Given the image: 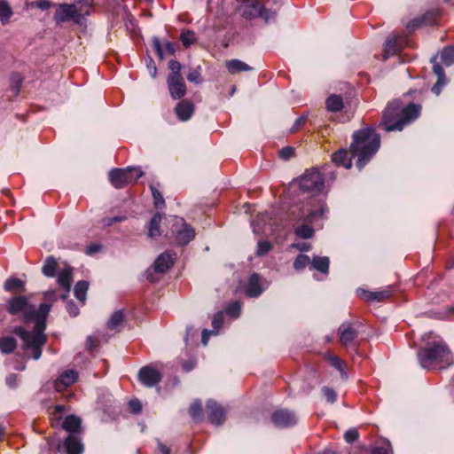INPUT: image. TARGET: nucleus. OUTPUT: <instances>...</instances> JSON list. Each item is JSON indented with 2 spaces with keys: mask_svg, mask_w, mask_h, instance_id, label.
Listing matches in <instances>:
<instances>
[{
  "mask_svg": "<svg viewBox=\"0 0 454 454\" xmlns=\"http://www.w3.org/2000/svg\"><path fill=\"white\" fill-rule=\"evenodd\" d=\"M445 84V81H442V82H440V80H437L436 83L433 86L432 88V91L436 94V95H439L440 92H441V89L442 87Z\"/></svg>",
  "mask_w": 454,
  "mask_h": 454,
  "instance_id": "obj_64",
  "label": "nucleus"
},
{
  "mask_svg": "<svg viewBox=\"0 0 454 454\" xmlns=\"http://www.w3.org/2000/svg\"><path fill=\"white\" fill-rule=\"evenodd\" d=\"M51 305L42 303L37 310L35 306L28 304L27 299L20 295L8 301L7 310L12 315L23 313L25 321H35V330L27 332L22 327H16L14 333L24 341L23 347L27 356L37 360L41 357L42 348L46 343L47 338L43 333L46 324V317Z\"/></svg>",
  "mask_w": 454,
  "mask_h": 454,
  "instance_id": "obj_1",
  "label": "nucleus"
},
{
  "mask_svg": "<svg viewBox=\"0 0 454 454\" xmlns=\"http://www.w3.org/2000/svg\"><path fill=\"white\" fill-rule=\"evenodd\" d=\"M344 438L347 442H353L358 438V432L356 429H349L348 430L345 434Z\"/></svg>",
  "mask_w": 454,
  "mask_h": 454,
  "instance_id": "obj_53",
  "label": "nucleus"
},
{
  "mask_svg": "<svg viewBox=\"0 0 454 454\" xmlns=\"http://www.w3.org/2000/svg\"><path fill=\"white\" fill-rule=\"evenodd\" d=\"M423 23H424V18L415 19L408 23L407 28L410 30H413L417 27H420Z\"/></svg>",
  "mask_w": 454,
  "mask_h": 454,
  "instance_id": "obj_60",
  "label": "nucleus"
},
{
  "mask_svg": "<svg viewBox=\"0 0 454 454\" xmlns=\"http://www.w3.org/2000/svg\"><path fill=\"white\" fill-rule=\"evenodd\" d=\"M133 167L126 168H114L109 173V180L112 185L116 189H121L130 184L128 177L129 171H133Z\"/></svg>",
  "mask_w": 454,
  "mask_h": 454,
  "instance_id": "obj_12",
  "label": "nucleus"
},
{
  "mask_svg": "<svg viewBox=\"0 0 454 454\" xmlns=\"http://www.w3.org/2000/svg\"><path fill=\"white\" fill-rule=\"evenodd\" d=\"M187 80L190 82H193L196 84H200L202 82L201 74H200V67H198L194 69H191L187 74Z\"/></svg>",
  "mask_w": 454,
  "mask_h": 454,
  "instance_id": "obj_41",
  "label": "nucleus"
},
{
  "mask_svg": "<svg viewBox=\"0 0 454 454\" xmlns=\"http://www.w3.org/2000/svg\"><path fill=\"white\" fill-rule=\"evenodd\" d=\"M225 67L231 74H236L239 72L251 71L253 68L247 63L239 59H231L225 62Z\"/></svg>",
  "mask_w": 454,
  "mask_h": 454,
  "instance_id": "obj_22",
  "label": "nucleus"
},
{
  "mask_svg": "<svg viewBox=\"0 0 454 454\" xmlns=\"http://www.w3.org/2000/svg\"><path fill=\"white\" fill-rule=\"evenodd\" d=\"M207 413L209 422L217 426L223 424L226 419L223 407L213 400L207 403Z\"/></svg>",
  "mask_w": 454,
  "mask_h": 454,
  "instance_id": "obj_11",
  "label": "nucleus"
},
{
  "mask_svg": "<svg viewBox=\"0 0 454 454\" xmlns=\"http://www.w3.org/2000/svg\"><path fill=\"white\" fill-rule=\"evenodd\" d=\"M418 357L426 369L444 368L453 363L449 348L442 342L420 349Z\"/></svg>",
  "mask_w": 454,
  "mask_h": 454,
  "instance_id": "obj_4",
  "label": "nucleus"
},
{
  "mask_svg": "<svg viewBox=\"0 0 454 454\" xmlns=\"http://www.w3.org/2000/svg\"><path fill=\"white\" fill-rule=\"evenodd\" d=\"M24 287V282L16 278H8L4 283V289L8 292L20 291Z\"/></svg>",
  "mask_w": 454,
  "mask_h": 454,
  "instance_id": "obj_33",
  "label": "nucleus"
},
{
  "mask_svg": "<svg viewBox=\"0 0 454 454\" xmlns=\"http://www.w3.org/2000/svg\"><path fill=\"white\" fill-rule=\"evenodd\" d=\"M441 59L446 66H450L454 63V46L445 47L441 54Z\"/></svg>",
  "mask_w": 454,
  "mask_h": 454,
  "instance_id": "obj_34",
  "label": "nucleus"
},
{
  "mask_svg": "<svg viewBox=\"0 0 454 454\" xmlns=\"http://www.w3.org/2000/svg\"><path fill=\"white\" fill-rule=\"evenodd\" d=\"M78 378V373L74 370H67L59 375L55 380L54 387L56 391L61 392L72 384H74Z\"/></svg>",
  "mask_w": 454,
  "mask_h": 454,
  "instance_id": "obj_17",
  "label": "nucleus"
},
{
  "mask_svg": "<svg viewBox=\"0 0 454 454\" xmlns=\"http://www.w3.org/2000/svg\"><path fill=\"white\" fill-rule=\"evenodd\" d=\"M330 260L326 256H314L310 261V270H317L320 273L327 274L329 271Z\"/></svg>",
  "mask_w": 454,
  "mask_h": 454,
  "instance_id": "obj_23",
  "label": "nucleus"
},
{
  "mask_svg": "<svg viewBox=\"0 0 454 454\" xmlns=\"http://www.w3.org/2000/svg\"><path fill=\"white\" fill-rule=\"evenodd\" d=\"M67 309L69 315L72 317H76L79 314V309L73 301L67 302Z\"/></svg>",
  "mask_w": 454,
  "mask_h": 454,
  "instance_id": "obj_59",
  "label": "nucleus"
},
{
  "mask_svg": "<svg viewBox=\"0 0 454 454\" xmlns=\"http://www.w3.org/2000/svg\"><path fill=\"white\" fill-rule=\"evenodd\" d=\"M190 416L197 421L202 419V405L200 400H195L189 408Z\"/></svg>",
  "mask_w": 454,
  "mask_h": 454,
  "instance_id": "obj_32",
  "label": "nucleus"
},
{
  "mask_svg": "<svg viewBox=\"0 0 454 454\" xmlns=\"http://www.w3.org/2000/svg\"><path fill=\"white\" fill-rule=\"evenodd\" d=\"M124 321V314L122 310H117L113 313L107 322V327L113 331H120Z\"/></svg>",
  "mask_w": 454,
  "mask_h": 454,
  "instance_id": "obj_28",
  "label": "nucleus"
},
{
  "mask_svg": "<svg viewBox=\"0 0 454 454\" xmlns=\"http://www.w3.org/2000/svg\"><path fill=\"white\" fill-rule=\"evenodd\" d=\"M83 15H89V11L83 10L82 6L78 7L75 3L73 4H62L59 5L55 20L58 23H63L69 20L79 23Z\"/></svg>",
  "mask_w": 454,
  "mask_h": 454,
  "instance_id": "obj_7",
  "label": "nucleus"
},
{
  "mask_svg": "<svg viewBox=\"0 0 454 454\" xmlns=\"http://www.w3.org/2000/svg\"><path fill=\"white\" fill-rule=\"evenodd\" d=\"M349 146L351 157L356 158V166L363 168L376 154L380 146V137L372 128L356 130Z\"/></svg>",
  "mask_w": 454,
  "mask_h": 454,
  "instance_id": "obj_2",
  "label": "nucleus"
},
{
  "mask_svg": "<svg viewBox=\"0 0 454 454\" xmlns=\"http://www.w3.org/2000/svg\"><path fill=\"white\" fill-rule=\"evenodd\" d=\"M223 324V312L219 311L215 313L212 319V325L214 329L218 331Z\"/></svg>",
  "mask_w": 454,
  "mask_h": 454,
  "instance_id": "obj_47",
  "label": "nucleus"
},
{
  "mask_svg": "<svg viewBox=\"0 0 454 454\" xmlns=\"http://www.w3.org/2000/svg\"><path fill=\"white\" fill-rule=\"evenodd\" d=\"M129 405L133 413L137 414L142 411L141 403L137 399L129 401Z\"/></svg>",
  "mask_w": 454,
  "mask_h": 454,
  "instance_id": "obj_56",
  "label": "nucleus"
},
{
  "mask_svg": "<svg viewBox=\"0 0 454 454\" xmlns=\"http://www.w3.org/2000/svg\"><path fill=\"white\" fill-rule=\"evenodd\" d=\"M310 264V258L306 254H299L294 262V268L296 270H303L307 265Z\"/></svg>",
  "mask_w": 454,
  "mask_h": 454,
  "instance_id": "obj_39",
  "label": "nucleus"
},
{
  "mask_svg": "<svg viewBox=\"0 0 454 454\" xmlns=\"http://www.w3.org/2000/svg\"><path fill=\"white\" fill-rule=\"evenodd\" d=\"M17 347V342L12 337L2 338V352L12 353Z\"/></svg>",
  "mask_w": 454,
  "mask_h": 454,
  "instance_id": "obj_37",
  "label": "nucleus"
},
{
  "mask_svg": "<svg viewBox=\"0 0 454 454\" xmlns=\"http://www.w3.org/2000/svg\"><path fill=\"white\" fill-rule=\"evenodd\" d=\"M51 2L50 0H36L32 3V6L36 7L40 10H48L51 6Z\"/></svg>",
  "mask_w": 454,
  "mask_h": 454,
  "instance_id": "obj_51",
  "label": "nucleus"
},
{
  "mask_svg": "<svg viewBox=\"0 0 454 454\" xmlns=\"http://www.w3.org/2000/svg\"><path fill=\"white\" fill-rule=\"evenodd\" d=\"M194 105L189 100L180 101L175 107V113L181 121H188L193 114Z\"/></svg>",
  "mask_w": 454,
  "mask_h": 454,
  "instance_id": "obj_20",
  "label": "nucleus"
},
{
  "mask_svg": "<svg viewBox=\"0 0 454 454\" xmlns=\"http://www.w3.org/2000/svg\"><path fill=\"white\" fill-rule=\"evenodd\" d=\"M338 333L341 345L348 348L354 346L358 332L352 324L344 323L339 327Z\"/></svg>",
  "mask_w": 454,
  "mask_h": 454,
  "instance_id": "obj_15",
  "label": "nucleus"
},
{
  "mask_svg": "<svg viewBox=\"0 0 454 454\" xmlns=\"http://www.w3.org/2000/svg\"><path fill=\"white\" fill-rule=\"evenodd\" d=\"M356 293L361 299L367 302H381L392 296L393 290L391 286H387L386 289L378 292H371L363 288H358Z\"/></svg>",
  "mask_w": 454,
  "mask_h": 454,
  "instance_id": "obj_10",
  "label": "nucleus"
},
{
  "mask_svg": "<svg viewBox=\"0 0 454 454\" xmlns=\"http://www.w3.org/2000/svg\"><path fill=\"white\" fill-rule=\"evenodd\" d=\"M168 67L170 69V74L168 76H182L181 71V64L177 60L169 61Z\"/></svg>",
  "mask_w": 454,
  "mask_h": 454,
  "instance_id": "obj_43",
  "label": "nucleus"
},
{
  "mask_svg": "<svg viewBox=\"0 0 454 454\" xmlns=\"http://www.w3.org/2000/svg\"><path fill=\"white\" fill-rule=\"evenodd\" d=\"M323 215V209L320 211H311L305 217L304 220L308 223H312L317 215Z\"/></svg>",
  "mask_w": 454,
  "mask_h": 454,
  "instance_id": "obj_62",
  "label": "nucleus"
},
{
  "mask_svg": "<svg viewBox=\"0 0 454 454\" xmlns=\"http://www.w3.org/2000/svg\"><path fill=\"white\" fill-rule=\"evenodd\" d=\"M67 454H82L84 450L82 439L79 435L68 434L64 441Z\"/></svg>",
  "mask_w": 454,
  "mask_h": 454,
  "instance_id": "obj_18",
  "label": "nucleus"
},
{
  "mask_svg": "<svg viewBox=\"0 0 454 454\" xmlns=\"http://www.w3.org/2000/svg\"><path fill=\"white\" fill-rule=\"evenodd\" d=\"M58 283L66 291L69 293L72 283V269L67 267L58 274Z\"/></svg>",
  "mask_w": 454,
  "mask_h": 454,
  "instance_id": "obj_25",
  "label": "nucleus"
},
{
  "mask_svg": "<svg viewBox=\"0 0 454 454\" xmlns=\"http://www.w3.org/2000/svg\"><path fill=\"white\" fill-rule=\"evenodd\" d=\"M62 428L69 434L79 435L82 432V419L75 415H68L62 422Z\"/></svg>",
  "mask_w": 454,
  "mask_h": 454,
  "instance_id": "obj_19",
  "label": "nucleus"
},
{
  "mask_svg": "<svg viewBox=\"0 0 454 454\" xmlns=\"http://www.w3.org/2000/svg\"><path fill=\"white\" fill-rule=\"evenodd\" d=\"M262 293L260 284V276L257 273L252 274L246 287V294L249 297H258Z\"/></svg>",
  "mask_w": 454,
  "mask_h": 454,
  "instance_id": "obj_21",
  "label": "nucleus"
},
{
  "mask_svg": "<svg viewBox=\"0 0 454 454\" xmlns=\"http://www.w3.org/2000/svg\"><path fill=\"white\" fill-rule=\"evenodd\" d=\"M348 154L347 150L340 149L333 154L332 160L339 166H342L345 168H350L352 166V157H348Z\"/></svg>",
  "mask_w": 454,
  "mask_h": 454,
  "instance_id": "obj_24",
  "label": "nucleus"
},
{
  "mask_svg": "<svg viewBox=\"0 0 454 454\" xmlns=\"http://www.w3.org/2000/svg\"><path fill=\"white\" fill-rule=\"evenodd\" d=\"M171 232L175 235L176 242L180 246H186L195 238L194 229L181 217L174 218Z\"/></svg>",
  "mask_w": 454,
  "mask_h": 454,
  "instance_id": "obj_6",
  "label": "nucleus"
},
{
  "mask_svg": "<svg viewBox=\"0 0 454 454\" xmlns=\"http://www.w3.org/2000/svg\"><path fill=\"white\" fill-rule=\"evenodd\" d=\"M272 246L269 241H260L257 244L256 255L263 256L270 251Z\"/></svg>",
  "mask_w": 454,
  "mask_h": 454,
  "instance_id": "obj_42",
  "label": "nucleus"
},
{
  "mask_svg": "<svg viewBox=\"0 0 454 454\" xmlns=\"http://www.w3.org/2000/svg\"><path fill=\"white\" fill-rule=\"evenodd\" d=\"M153 197V204L156 208H163L165 207V200L162 194L153 185L150 186Z\"/></svg>",
  "mask_w": 454,
  "mask_h": 454,
  "instance_id": "obj_40",
  "label": "nucleus"
},
{
  "mask_svg": "<svg viewBox=\"0 0 454 454\" xmlns=\"http://www.w3.org/2000/svg\"><path fill=\"white\" fill-rule=\"evenodd\" d=\"M162 219V215L160 213L154 214L149 222L148 235L151 238H155L160 235V225Z\"/></svg>",
  "mask_w": 454,
  "mask_h": 454,
  "instance_id": "obj_27",
  "label": "nucleus"
},
{
  "mask_svg": "<svg viewBox=\"0 0 454 454\" xmlns=\"http://www.w3.org/2000/svg\"><path fill=\"white\" fill-rule=\"evenodd\" d=\"M153 45L156 51V53L157 55L159 56V58L160 59H163V50H162V47H161V43L160 42V40L157 38V37H154L153 39Z\"/></svg>",
  "mask_w": 454,
  "mask_h": 454,
  "instance_id": "obj_57",
  "label": "nucleus"
},
{
  "mask_svg": "<svg viewBox=\"0 0 454 454\" xmlns=\"http://www.w3.org/2000/svg\"><path fill=\"white\" fill-rule=\"evenodd\" d=\"M5 383L11 388H15L17 387V376L15 374H11L5 379Z\"/></svg>",
  "mask_w": 454,
  "mask_h": 454,
  "instance_id": "obj_61",
  "label": "nucleus"
},
{
  "mask_svg": "<svg viewBox=\"0 0 454 454\" xmlns=\"http://www.w3.org/2000/svg\"><path fill=\"white\" fill-rule=\"evenodd\" d=\"M264 12H266V8L259 0H250L245 6L244 15L250 19L261 17L266 21L275 18V13L264 15Z\"/></svg>",
  "mask_w": 454,
  "mask_h": 454,
  "instance_id": "obj_13",
  "label": "nucleus"
},
{
  "mask_svg": "<svg viewBox=\"0 0 454 454\" xmlns=\"http://www.w3.org/2000/svg\"><path fill=\"white\" fill-rule=\"evenodd\" d=\"M12 15V11L10 5L2 0V23L8 21L10 17Z\"/></svg>",
  "mask_w": 454,
  "mask_h": 454,
  "instance_id": "obj_45",
  "label": "nucleus"
},
{
  "mask_svg": "<svg viewBox=\"0 0 454 454\" xmlns=\"http://www.w3.org/2000/svg\"><path fill=\"white\" fill-rule=\"evenodd\" d=\"M278 153H279L280 158H282L284 160H288L294 155V150L293 147L286 146V147H283L279 151Z\"/></svg>",
  "mask_w": 454,
  "mask_h": 454,
  "instance_id": "obj_52",
  "label": "nucleus"
},
{
  "mask_svg": "<svg viewBox=\"0 0 454 454\" xmlns=\"http://www.w3.org/2000/svg\"><path fill=\"white\" fill-rule=\"evenodd\" d=\"M322 391L327 402L333 403L336 401L337 394L333 389L328 387H324Z\"/></svg>",
  "mask_w": 454,
  "mask_h": 454,
  "instance_id": "obj_46",
  "label": "nucleus"
},
{
  "mask_svg": "<svg viewBox=\"0 0 454 454\" xmlns=\"http://www.w3.org/2000/svg\"><path fill=\"white\" fill-rule=\"evenodd\" d=\"M89 289V283L85 280L78 281L74 286V295L77 300L84 303L86 301V294Z\"/></svg>",
  "mask_w": 454,
  "mask_h": 454,
  "instance_id": "obj_30",
  "label": "nucleus"
},
{
  "mask_svg": "<svg viewBox=\"0 0 454 454\" xmlns=\"http://www.w3.org/2000/svg\"><path fill=\"white\" fill-rule=\"evenodd\" d=\"M271 419L278 427H288L296 425L298 417L293 411L278 409L272 413Z\"/></svg>",
  "mask_w": 454,
  "mask_h": 454,
  "instance_id": "obj_9",
  "label": "nucleus"
},
{
  "mask_svg": "<svg viewBox=\"0 0 454 454\" xmlns=\"http://www.w3.org/2000/svg\"><path fill=\"white\" fill-rule=\"evenodd\" d=\"M325 103L327 110L334 113L341 111L344 106L342 97L336 94L329 96Z\"/></svg>",
  "mask_w": 454,
  "mask_h": 454,
  "instance_id": "obj_26",
  "label": "nucleus"
},
{
  "mask_svg": "<svg viewBox=\"0 0 454 454\" xmlns=\"http://www.w3.org/2000/svg\"><path fill=\"white\" fill-rule=\"evenodd\" d=\"M58 266V262L53 256H48L45 259L44 264L42 268V272L49 278H51L55 275L56 269Z\"/></svg>",
  "mask_w": 454,
  "mask_h": 454,
  "instance_id": "obj_29",
  "label": "nucleus"
},
{
  "mask_svg": "<svg viewBox=\"0 0 454 454\" xmlns=\"http://www.w3.org/2000/svg\"><path fill=\"white\" fill-rule=\"evenodd\" d=\"M92 3L93 0H77L75 4H77L78 7L82 6L83 10H88L90 14L92 8Z\"/></svg>",
  "mask_w": 454,
  "mask_h": 454,
  "instance_id": "obj_55",
  "label": "nucleus"
},
{
  "mask_svg": "<svg viewBox=\"0 0 454 454\" xmlns=\"http://www.w3.org/2000/svg\"><path fill=\"white\" fill-rule=\"evenodd\" d=\"M22 76L19 73H13L12 74L10 77V91L11 95L10 97H16L20 93V85L22 83Z\"/></svg>",
  "mask_w": 454,
  "mask_h": 454,
  "instance_id": "obj_31",
  "label": "nucleus"
},
{
  "mask_svg": "<svg viewBox=\"0 0 454 454\" xmlns=\"http://www.w3.org/2000/svg\"><path fill=\"white\" fill-rule=\"evenodd\" d=\"M180 40L185 48H189L196 42L195 33L192 30L183 31L180 35Z\"/></svg>",
  "mask_w": 454,
  "mask_h": 454,
  "instance_id": "obj_36",
  "label": "nucleus"
},
{
  "mask_svg": "<svg viewBox=\"0 0 454 454\" xmlns=\"http://www.w3.org/2000/svg\"><path fill=\"white\" fill-rule=\"evenodd\" d=\"M299 186L302 192L316 195L324 187L323 176L315 168L307 169L299 179Z\"/></svg>",
  "mask_w": 454,
  "mask_h": 454,
  "instance_id": "obj_5",
  "label": "nucleus"
},
{
  "mask_svg": "<svg viewBox=\"0 0 454 454\" xmlns=\"http://www.w3.org/2000/svg\"><path fill=\"white\" fill-rule=\"evenodd\" d=\"M98 346V341L92 336H89L86 340V348L89 351L94 350Z\"/></svg>",
  "mask_w": 454,
  "mask_h": 454,
  "instance_id": "obj_58",
  "label": "nucleus"
},
{
  "mask_svg": "<svg viewBox=\"0 0 454 454\" xmlns=\"http://www.w3.org/2000/svg\"><path fill=\"white\" fill-rule=\"evenodd\" d=\"M100 249H101L100 245L92 244L86 248V254L91 255V254L98 252Z\"/></svg>",
  "mask_w": 454,
  "mask_h": 454,
  "instance_id": "obj_63",
  "label": "nucleus"
},
{
  "mask_svg": "<svg viewBox=\"0 0 454 454\" xmlns=\"http://www.w3.org/2000/svg\"><path fill=\"white\" fill-rule=\"evenodd\" d=\"M176 254L171 251H166L160 254L153 263L154 270L158 273L167 272L174 264Z\"/></svg>",
  "mask_w": 454,
  "mask_h": 454,
  "instance_id": "obj_16",
  "label": "nucleus"
},
{
  "mask_svg": "<svg viewBox=\"0 0 454 454\" xmlns=\"http://www.w3.org/2000/svg\"><path fill=\"white\" fill-rule=\"evenodd\" d=\"M306 121H307V115H302V116L299 117L294 123L293 127L290 129V132L291 133L297 132L305 125Z\"/></svg>",
  "mask_w": 454,
  "mask_h": 454,
  "instance_id": "obj_48",
  "label": "nucleus"
},
{
  "mask_svg": "<svg viewBox=\"0 0 454 454\" xmlns=\"http://www.w3.org/2000/svg\"><path fill=\"white\" fill-rule=\"evenodd\" d=\"M294 233L301 239H310L314 235V230L308 224H302L295 228Z\"/></svg>",
  "mask_w": 454,
  "mask_h": 454,
  "instance_id": "obj_35",
  "label": "nucleus"
},
{
  "mask_svg": "<svg viewBox=\"0 0 454 454\" xmlns=\"http://www.w3.org/2000/svg\"><path fill=\"white\" fill-rule=\"evenodd\" d=\"M167 84L173 99H180L186 94V85L183 76H168Z\"/></svg>",
  "mask_w": 454,
  "mask_h": 454,
  "instance_id": "obj_14",
  "label": "nucleus"
},
{
  "mask_svg": "<svg viewBox=\"0 0 454 454\" xmlns=\"http://www.w3.org/2000/svg\"><path fill=\"white\" fill-rule=\"evenodd\" d=\"M420 106L410 104L403 107L399 100L390 102L383 112L380 125L387 132L402 130L419 115Z\"/></svg>",
  "mask_w": 454,
  "mask_h": 454,
  "instance_id": "obj_3",
  "label": "nucleus"
},
{
  "mask_svg": "<svg viewBox=\"0 0 454 454\" xmlns=\"http://www.w3.org/2000/svg\"><path fill=\"white\" fill-rule=\"evenodd\" d=\"M133 171H129L128 174V177L130 179V184L135 183L144 175V172L140 168L133 167Z\"/></svg>",
  "mask_w": 454,
  "mask_h": 454,
  "instance_id": "obj_50",
  "label": "nucleus"
},
{
  "mask_svg": "<svg viewBox=\"0 0 454 454\" xmlns=\"http://www.w3.org/2000/svg\"><path fill=\"white\" fill-rule=\"evenodd\" d=\"M433 71L438 76L437 80H440V82L445 81L444 71H443V68L441 67V65H439L437 63L434 64Z\"/></svg>",
  "mask_w": 454,
  "mask_h": 454,
  "instance_id": "obj_54",
  "label": "nucleus"
},
{
  "mask_svg": "<svg viewBox=\"0 0 454 454\" xmlns=\"http://www.w3.org/2000/svg\"><path fill=\"white\" fill-rule=\"evenodd\" d=\"M240 312V305L238 302H233L226 309V313L231 317H239Z\"/></svg>",
  "mask_w": 454,
  "mask_h": 454,
  "instance_id": "obj_49",
  "label": "nucleus"
},
{
  "mask_svg": "<svg viewBox=\"0 0 454 454\" xmlns=\"http://www.w3.org/2000/svg\"><path fill=\"white\" fill-rule=\"evenodd\" d=\"M138 380L145 387H153L161 381L162 374L154 367L145 365L139 370Z\"/></svg>",
  "mask_w": 454,
  "mask_h": 454,
  "instance_id": "obj_8",
  "label": "nucleus"
},
{
  "mask_svg": "<svg viewBox=\"0 0 454 454\" xmlns=\"http://www.w3.org/2000/svg\"><path fill=\"white\" fill-rule=\"evenodd\" d=\"M397 48L395 45V39H387L385 44V58L387 56L394 54L396 51Z\"/></svg>",
  "mask_w": 454,
  "mask_h": 454,
  "instance_id": "obj_44",
  "label": "nucleus"
},
{
  "mask_svg": "<svg viewBox=\"0 0 454 454\" xmlns=\"http://www.w3.org/2000/svg\"><path fill=\"white\" fill-rule=\"evenodd\" d=\"M329 362L332 366L336 368L341 374L343 378H347V374L345 372V363L343 360H341L339 356H330Z\"/></svg>",
  "mask_w": 454,
  "mask_h": 454,
  "instance_id": "obj_38",
  "label": "nucleus"
}]
</instances>
